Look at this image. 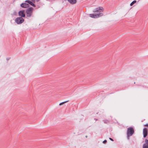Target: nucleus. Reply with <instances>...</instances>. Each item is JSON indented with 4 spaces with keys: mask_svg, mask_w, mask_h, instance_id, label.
<instances>
[{
    "mask_svg": "<svg viewBox=\"0 0 148 148\" xmlns=\"http://www.w3.org/2000/svg\"><path fill=\"white\" fill-rule=\"evenodd\" d=\"M103 10V8L102 7L97 8L93 11V12L99 13L97 14H90V16L91 18H98L102 16L103 14L100 12H102Z\"/></svg>",
    "mask_w": 148,
    "mask_h": 148,
    "instance_id": "nucleus-1",
    "label": "nucleus"
},
{
    "mask_svg": "<svg viewBox=\"0 0 148 148\" xmlns=\"http://www.w3.org/2000/svg\"><path fill=\"white\" fill-rule=\"evenodd\" d=\"M134 128L132 127H130L128 128L127 131V135L128 139H129V137L132 136L134 134Z\"/></svg>",
    "mask_w": 148,
    "mask_h": 148,
    "instance_id": "nucleus-2",
    "label": "nucleus"
},
{
    "mask_svg": "<svg viewBox=\"0 0 148 148\" xmlns=\"http://www.w3.org/2000/svg\"><path fill=\"white\" fill-rule=\"evenodd\" d=\"M34 9L32 8H30L27 9L26 11L27 16L28 17L31 16L32 14Z\"/></svg>",
    "mask_w": 148,
    "mask_h": 148,
    "instance_id": "nucleus-3",
    "label": "nucleus"
},
{
    "mask_svg": "<svg viewBox=\"0 0 148 148\" xmlns=\"http://www.w3.org/2000/svg\"><path fill=\"white\" fill-rule=\"evenodd\" d=\"M15 21L18 24H20L24 22V20L21 17H18L16 19Z\"/></svg>",
    "mask_w": 148,
    "mask_h": 148,
    "instance_id": "nucleus-4",
    "label": "nucleus"
},
{
    "mask_svg": "<svg viewBox=\"0 0 148 148\" xmlns=\"http://www.w3.org/2000/svg\"><path fill=\"white\" fill-rule=\"evenodd\" d=\"M147 130L146 128H145L143 129V134L144 137L145 138L147 135Z\"/></svg>",
    "mask_w": 148,
    "mask_h": 148,
    "instance_id": "nucleus-5",
    "label": "nucleus"
},
{
    "mask_svg": "<svg viewBox=\"0 0 148 148\" xmlns=\"http://www.w3.org/2000/svg\"><path fill=\"white\" fill-rule=\"evenodd\" d=\"M19 16H21L22 17H25V11L24 10L21 11L19 12Z\"/></svg>",
    "mask_w": 148,
    "mask_h": 148,
    "instance_id": "nucleus-6",
    "label": "nucleus"
},
{
    "mask_svg": "<svg viewBox=\"0 0 148 148\" xmlns=\"http://www.w3.org/2000/svg\"><path fill=\"white\" fill-rule=\"evenodd\" d=\"M27 1H26V3H24L21 4V6L24 8H26L29 7V4L28 3H27Z\"/></svg>",
    "mask_w": 148,
    "mask_h": 148,
    "instance_id": "nucleus-7",
    "label": "nucleus"
},
{
    "mask_svg": "<svg viewBox=\"0 0 148 148\" xmlns=\"http://www.w3.org/2000/svg\"><path fill=\"white\" fill-rule=\"evenodd\" d=\"M145 144H144L143 146V148H148V140L146 139L145 140Z\"/></svg>",
    "mask_w": 148,
    "mask_h": 148,
    "instance_id": "nucleus-8",
    "label": "nucleus"
},
{
    "mask_svg": "<svg viewBox=\"0 0 148 148\" xmlns=\"http://www.w3.org/2000/svg\"><path fill=\"white\" fill-rule=\"evenodd\" d=\"M68 2L70 4L73 5L75 4L76 2V1H68Z\"/></svg>",
    "mask_w": 148,
    "mask_h": 148,
    "instance_id": "nucleus-9",
    "label": "nucleus"
},
{
    "mask_svg": "<svg viewBox=\"0 0 148 148\" xmlns=\"http://www.w3.org/2000/svg\"><path fill=\"white\" fill-rule=\"evenodd\" d=\"M27 2H26L27 3H28V4H30L33 7H35V5L34 4L32 1H27Z\"/></svg>",
    "mask_w": 148,
    "mask_h": 148,
    "instance_id": "nucleus-10",
    "label": "nucleus"
},
{
    "mask_svg": "<svg viewBox=\"0 0 148 148\" xmlns=\"http://www.w3.org/2000/svg\"><path fill=\"white\" fill-rule=\"evenodd\" d=\"M136 1H133L130 3V5L131 6H132L134 4L136 3Z\"/></svg>",
    "mask_w": 148,
    "mask_h": 148,
    "instance_id": "nucleus-11",
    "label": "nucleus"
},
{
    "mask_svg": "<svg viewBox=\"0 0 148 148\" xmlns=\"http://www.w3.org/2000/svg\"><path fill=\"white\" fill-rule=\"evenodd\" d=\"M68 101H64V102L61 103L59 104V105H60V106L64 104L65 103H66V102H67Z\"/></svg>",
    "mask_w": 148,
    "mask_h": 148,
    "instance_id": "nucleus-12",
    "label": "nucleus"
},
{
    "mask_svg": "<svg viewBox=\"0 0 148 148\" xmlns=\"http://www.w3.org/2000/svg\"><path fill=\"white\" fill-rule=\"evenodd\" d=\"M107 142V140H105L104 141H103V143H105Z\"/></svg>",
    "mask_w": 148,
    "mask_h": 148,
    "instance_id": "nucleus-13",
    "label": "nucleus"
},
{
    "mask_svg": "<svg viewBox=\"0 0 148 148\" xmlns=\"http://www.w3.org/2000/svg\"><path fill=\"white\" fill-rule=\"evenodd\" d=\"M109 139H110V140H112V141H113V139H112V138H109Z\"/></svg>",
    "mask_w": 148,
    "mask_h": 148,
    "instance_id": "nucleus-14",
    "label": "nucleus"
},
{
    "mask_svg": "<svg viewBox=\"0 0 148 148\" xmlns=\"http://www.w3.org/2000/svg\"><path fill=\"white\" fill-rule=\"evenodd\" d=\"M145 126L148 127V124H147L145 125Z\"/></svg>",
    "mask_w": 148,
    "mask_h": 148,
    "instance_id": "nucleus-15",
    "label": "nucleus"
},
{
    "mask_svg": "<svg viewBox=\"0 0 148 148\" xmlns=\"http://www.w3.org/2000/svg\"><path fill=\"white\" fill-rule=\"evenodd\" d=\"M85 137L86 138H87L88 137V136L86 135L85 136Z\"/></svg>",
    "mask_w": 148,
    "mask_h": 148,
    "instance_id": "nucleus-16",
    "label": "nucleus"
},
{
    "mask_svg": "<svg viewBox=\"0 0 148 148\" xmlns=\"http://www.w3.org/2000/svg\"><path fill=\"white\" fill-rule=\"evenodd\" d=\"M108 122V121L107 122V121H106V122H105L106 123H107Z\"/></svg>",
    "mask_w": 148,
    "mask_h": 148,
    "instance_id": "nucleus-17",
    "label": "nucleus"
},
{
    "mask_svg": "<svg viewBox=\"0 0 148 148\" xmlns=\"http://www.w3.org/2000/svg\"><path fill=\"white\" fill-rule=\"evenodd\" d=\"M108 122V121L107 122V121H106V122H105L106 123H107Z\"/></svg>",
    "mask_w": 148,
    "mask_h": 148,
    "instance_id": "nucleus-18",
    "label": "nucleus"
}]
</instances>
